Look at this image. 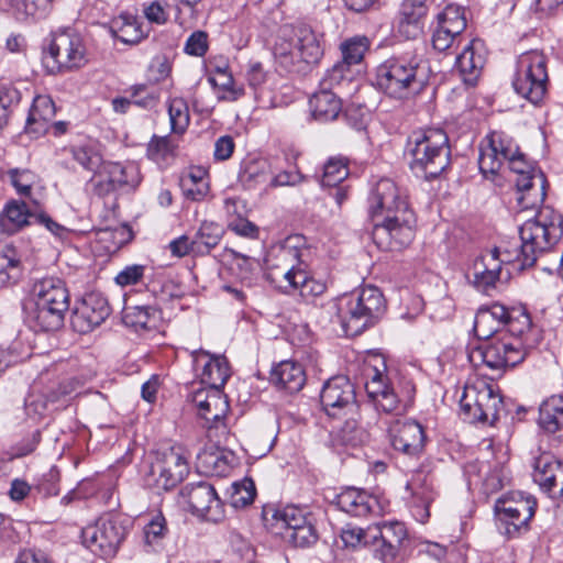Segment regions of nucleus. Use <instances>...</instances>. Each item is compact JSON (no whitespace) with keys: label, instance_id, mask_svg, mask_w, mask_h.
<instances>
[{"label":"nucleus","instance_id":"obj_24","mask_svg":"<svg viewBox=\"0 0 563 563\" xmlns=\"http://www.w3.org/2000/svg\"><path fill=\"white\" fill-rule=\"evenodd\" d=\"M464 475L470 487L479 488L487 496L500 490L507 481L504 465L497 462H470L464 467Z\"/></svg>","mask_w":563,"mask_h":563},{"label":"nucleus","instance_id":"obj_17","mask_svg":"<svg viewBox=\"0 0 563 563\" xmlns=\"http://www.w3.org/2000/svg\"><path fill=\"white\" fill-rule=\"evenodd\" d=\"M367 202L373 220L411 210L407 196L390 178H380L371 186Z\"/></svg>","mask_w":563,"mask_h":563},{"label":"nucleus","instance_id":"obj_63","mask_svg":"<svg viewBox=\"0 0 563 563\" xmlns=\"http://www.w3.org/2000/svg\"><path fill=\"white\" fill-rule=\"evenodd\" d=\"M5 175L19 195L30 196L36 180V176L31 170L12 168Z\"/></svg>","mask_w":563,"mask_h":563},{"label":"nucleus","instance_id":"obj_7","mask_svg":"<svg viewBox=\"0 0 563 563\" xmlns=\"http://www.w3.org/2000/svg\"><path fill=\"white\" fill-rule=\"evenodd\" d=\"M549 82L547 57L539 51L521 54L512 79L515 91L533 104L541 102Z\"/></svg>","mask_w":563,"mask_h":563},{"label":"nucleus","instance_id":"obj_22","mask_svg":"<svg viewBox=\"0 0 563 563\" xmlns=\"http://www.w3.org/2000/svg\"><path fill=\"white\" fill-rule=\"evenodd\" d=\"M389 440L393 449L409 459H419L426 445L423 427L411 419L397 420L389 427Z\"/></svg>","mask_w":563,"mask_h":563},{"label":"nucleus","instance_id":"obj_48","mask_svg":"<svg viewBox=\"0 0 563 563\" xmlns=\"http://www.w3.org/2000/svg\"><path fill=\"white\" fill-rule=\"evenodd\" d=\"M223 234L224 229L222 225L211 221L202 222L194 236L196 243V254H208L219 244Z\"/></svg>","mask_w":563,"mask_h":563},{"label":"nucleus","instance_id":"obj_27","mask_svg":"<svg viewBox=\"0 0 563 563\" xmlns=\"http://www.w3.org/2000/svg\"><path fill=\"white\" fill-rule=\"evenodd\" d=\"M223 387H202L192 394V402L198 415L207 422L217 423L229 411V401L222 393Z\"/></svg>","mask_w":563,"mask_h":563},{"label":"nucleus","instance_id":"obj_64","mask_svg":"<svg viewBox=\"0 0 563 563\" xmlns=\"http://www.w3.org/2000/svg\"><path fill=\"white\" fill-rule=\"evenodd\" d=\"M305 179L306 177L296 166L288 169L278 170L275 173L272 170L268 181V188H277L284 186L294 187L305 181Z\"/></svg>","mask_w":563,"mask_h":563},{"label":"nucleus","instance_id":"obj_59","mask_svg":"<svg viewBox=\"0 0 563 563\" xmlns=\"http://www.w3.org/2000/svg\"><path fill=\"white\" fill-rule=\"evenodd\" d=\"M282 538L294 547L307 548L318 540V532L314 527V519H311L298 530L292 532H280Z\"/></svg>","mask_w":563,"mask_h":563},{"label":"nucleus","instance_id":"obj_18","mask_svg":"<svg viewBox=\"0 0 563 563\" xmlns=\"http://www.w3.org/2000/svg\"><path fill=\"white\" fill-rule=\"evenodd\" d=\"M532 478L550 498L563 497V462L551 452H532Z\"/></svg>","mask_w":563,"mask_h":563},{"label":"nucleus","instance_id":"obj_28","mask_svg":"<svg viewBox=\"0 0 563 563\" xmlns=\"http://www.w3.org/2000/svg\"><path fill=\"white\" fill-rule=\"evenodd\" d=\"M486 63V52L481 40H471L457 54L455 67L466 85H475Z\"/></svg>","mask_w":563,"mask_h":563},{"label":"nucleus","instance_id":"obj_13","mask_svg":"<svg viewBox=\"0 0 563 563\" xmlns=\"http://www.w3.org/2000/svg\"><path fill=\"white\" fill-rule=\"evenodd\" d=\"M322 54L323 51L317 35L307 26H300L296 30L291 43L287 45L280 43L275 47V55L283 58L282 63L287 67H292L296 71L305 69L299 65L300 63L307 66L317 64Z\"/></svg>","mask_w":563,"mask_h":563},{"label":"nucleus","instance_id":"obj_50","mask_svg":"<svg viewBox=\"0 0 563 563\" xmlns=\"http://www.w3.org/2000/svg\"><path fill=\"white\" fill-rule=\"evenodd\" d=\"M166 519L159 512L152 517L143 530L144 547L147 552H156L162 548L167 534Z\"/></svg>","mask_w":563,"mask_h":563},{"label":"nucleus","instance_id":"obj_14","mask_svg":"<svg viewBox=\"0 0 563 563\" xmlns=\"http://www.w3.org/2000/svg\"><path fill=\"white\" fill-rule=\"evenodd\" d=\"M368 397L374 401L377 409L386 413H399L405 410L415 395V386L406 382V386L397 391L390 386L387 376L378 368L373 369V375L365 384Z\"/></svg>","mask_w":563,"mask_h":563},{"label":"nucleus","instance_id":"obj_19","mask_svg":"<svg viewBox=\"0 0 563 563\" xmlns=\"http://www.w3.org/2000/svg\"><path fill=\"white\" fill-rule=\"evenodd\" d=\"M407 536V529L400 521H382L369 526L375 558L383 563H394Z\"/></svg>","mask_w":563,"mask_h":563},{"label":"nucleus","instance_id":"obj_23","mask_svg":"<svg viewBox=\"0 0 563 563\" xmlns=\"http://www.w3.org/2000/svg\"><path fill=\"white\" fill-rule=\"evenodd\" d=\"M108 299L100 292L86 294L76 307L71 323L81 333L99 327L110 316Z\"/></svg>","mask_w":563,"mask_h":563},{"label":"nucleus","instance_id":"obj_58","mask_svg":"<svg viewBox=\"0 0 563 563\" xmlns=\"http://www.w3.org/2000/svg\"><path fill=\"white\" fill-rule=\"evenodd\" d=\"M232 255L233 269L236 271V275L241 279L242 285L250 288L254 282V275L258 267V261L254 257L243 255L235 251H232Z\"/></svg>","mask_w":563,"mask_h":563},{"label":"nucleus","instance_id":"obj_26","mask_svg":"<svg viewBox=\"0 0 563 563\" xmlns=\"http://www.w3.org/2000/svg\"><path fill=\"white\" fill-rule=\"evenodd\" d=\"M335 505L341 511L353 517L379 515L383 511V506L376 496L355 487H347L338 494Z\"/></svg>","mask_w":563,"mask_h":563},{"label":"nucleus","instance_id":"obj_45","mask_svg":"<svg viewBox=\"0 0 563 563\" xmlns=\"http://www.w3.org/2000/svg\"><path fill=\"white\" fill-rule=\"evenodd\" d=\"M267 280L285 294H290L298 288V280H305V267H288L266 269Z\"/></svg>","mask_w":563,"mask_h":563},{"label":"nucleus","instance_id":"obj_35","mask_svg":"<svg viewBox=\"0 0 563 563\" xmlns=\"http://www.w3.org/2000/svg\"><path fill=\"white\" fill-rule=\"evenodd\" d=\"M79 382L75 378L59 385L58 389L51 390L47 395L31 393L25 399V409L29 416L41 417L47 410L49 405L59 401L62 397L70 396L76 393Z\"/></svg>","mask_w":563,"mask_h":563},{"label":"nucleus","instance_id":"obj_21","mask_svg":"<svg viewBox=\"0 0 563 563\" xmlns=\"http://www.w3.org/2000/svg\"><path fill=\"white\" fill-rule=\"evenodd\" d=\"M515 151V141L504 132L489 133L479 150L478 166L484 177L495 176Z\"/></svg>","mask_w":563,"mask_h":563},{"label":"nucleus","instance_id":"obj_49","mask_svg":"<svg viewBox=\"0 0 563 563\" xmlns=\"http://www.w3.org/2000/svg\"><path fill=\"white\" fill-rule=\"evenodd\" d=\"M104 166L110 173V176H112L113 183L118 189H133L141 181L139 168L132 163L122 165L120 163L109 162L104 163Z\"/></svg>","mask_w":563,"mask_h":563},{"label":"nucleus","instance_id":"obj_29","mask_svg":"<svg viewBox=\"0 0 563 563\" xmlns=\"http://www.w3.org/2000/svg\"><path fill=\"white\" fill-rule=\"evenodd\" d=\"M29 299L54 307L64 312L69 308V292L65 283L58 277H44L36 280Z\"/></svg>","mask_w":563,"mask_h":563},{"label":"nucleus","instance_id":"obj_44","mask_svg":"<svg viewBox=\"0 0 563 563\" xmlns=\"http://www.w3.org/2000/svg\"><path fill=\"white\" fill-rule=\"evenodd\" d=\"M303 266L300 250L290 245L289 241L271 249L265 260V268H288Z\"/></svg>","mask_w":563,"mask_h":563},{"label":"nucleus","instance_id":"obj_20","mask_svg":"<svg viewBox=\"0 0 563 563\" xmlns=\"http://www.w3.org/2000/svg\"><path fill=\"white\" fill-rule=\"evenodd\" d=\"M509 169L516 174L514 180L517 187L518 205L522 209H529L536 206L539 201L543 200L544 192L533 188V179L537 176V170L533 165L528 162L519 147L515 143V151L507 157Z\"/></svg>","mask_w":563,"mask_h":563},{"label":"nucleus","instance_id":"obj_60","mask_svg":"<svg viewBox=\"0 0 563 563\" xmlns=\"http://www.w3.org/2000/svg\"><path fill=\"white\" fill-rule=\"evenodd\" d=\"M70 153L73 158L87 170L96 172L102 165V157L92 145L73 146Z\"/></svg>","mask_w":563,"mask_h":563},{"label":"nucleus","instance_id":"obj_4","mask_svg":"<svg viewBox=\"0 0 563 563\" xmlns=\"http://www.w3.org/2000/svg\"><path fill=\"white\" fill-rule=\"evenodd\" d=\"M405 153L417 177L433 179L450 164L449 137L442 129L415 131L408 136Z\"/></svg>","mask_w":563,"mask_h":563},{"label":"nucleus","instance_id":"obj_12","mask_svg":"<svg viewBox=\"0 0 563 563\" xmlns=\"http://www.w3.org/2000/svg\"><path fill=\"white\" fill-rule=\"evenodd\" d=\"M536 508V499L532 496H525L522 493L499 498L495 504V512L500 521V527L508 538L518 537L528 530Z\"/></svg>","mask_w":563,"mask_h":563},{"label":"nucleus","instance_id":"obj_47","mask_svg":"<svg viewBox=\"0 0 563 563\" xmlns=\"http://www.w3.org/2000/svg\"><path fill=\"white\" fill-rule=\"evenodd\" d=\"M113 36L125 44H136L143 38V31L134 16L121 14L111 22Z\"/></svg>","mask_w":563,"mask_h":563},{"label":"nucleus","instance_id":"obj_25","mask_svg":"<svg viewBox=\"0 0 563 563\" xmlns=\"http://www.w3.org/2000/svg\"><path fill=\"white\" fill-rule=\"evenodd\" d=\"M192 365L206 387H223L231 375L228 360L223 355H211L205 350L194 351Z\"/></svg>","mask_w":563,"mask_h":563},{"label":"nucleus","instance_id":"obj_8","mask_svg":"<svg viewBox=\"0 0 563 563\" xmlns=\"http://www.w3.org/2000/svg\"><path fill=\"white\" fill-rule=\"evenodd\" d=\"M188 473L186 450L175 445L156 453L147 474V483L157 490H169L181 483Z\"/></svg>","mask_w":563,"mask_h":563},{"label":"nucleus","instance_id":"obj_5","mask_svg":"<svg viewBox=\"0 0 563 563\" xmlns=\"http://www.w3.org/2000/svg\"><path fill=\"white\" fill-rule=\"evenodd\" d=\"M386 311L383 292L367 285L343 296L338 303V319L346 336H356L374 325Z\"/></svg>","mask_w":563,"mask_h":563},{"label":"nucleus","instance_id":"obj_3","mask_svg":"<svg viewBox=\"0 0 563 563\" xmlns=\"http://www.w3.org/2000/svg\"><path fill=\"white\" fill-rule=\"evenodd\" d=\"M431 75L429 62L413 52L386 59L377 67V87L388 97L406 100L419 93Z\"/></svg>","mask_w":563,"mask_h":563},{"label":"nucleus","instance_id":"obj_38","mask_svg":"<svg viewBox=\"0 0 563 563\" xmlns=\"http://www.w3.org/2000/svg\"><path fill=\"white\" fill-rule=\"evenodd\" d=\"M538 422L543 431L563 440V397L552 396L544 400L539 409Z\"/></svg>","mask_w":563,"mask_h":563},{"label":"nucleus","instance_id":"obj_56","mask_svg":"<svg viewBox=\"0 0 563 563\" xmlns=\"http://www.w3.org/2000/svg\"><path fill=\"white\" fill-rule=\"evenodd\" d=\"M438 26L452 30L455 33H463L466 27L464 9L460 5L449 4L437 16Z\"/></svg>","mask_w":563,"mask_h":563},{"label":"nucleus","instance_id":"obj_42","mask_svg":"<svg viewBox=\"0 0 563 563\" xmlns=\"http://www.w3.org/2000/svg\"><path fill=\"white\" fill-rule=\"evenodd\" d=\"M123 320L135 330L157 329L162 320V311L154 306H134L126 308Z\"/></svg>","mask_w":563,"mask_h":563},{"label":"nucleus","instance_id":"obj_30","mask_svg":"<svg viewBox=\"0 0 563 563\" xmlns=\"http://www.w3.org/2000/svg\"><path fill=\"white\" fill-rule=\"evenodd\" d=\"M23 312L25 322L31 329L44 332L58 330L64 323L66 313L29 298L24 302Z\"/></svg>","mask_w":563,"mask_h":563},{"label":"nucleus","instance_id":"obj_32","mask_svg":"<svg viewBox=\"0 0 563 563\" xmlns=\"http://www.w3.org/2000/svg\"><path fill=\"white\" fill-rule=\"evenodd\" d=\"M55 114L56 107L49 96H35L26 118L24 128L25 133L33 139H37L45 134L48 131L49 123Z\"/></svg>","mask_w":563,"mask_h":563},{"label":"nucleus","instance_id":"obj_61","mask_svg":"<svg viewBox=\"0 0 563 563\" xmlns=\"http://www.w3.org/2000/svg\"><path fill=\"white\" fill-rule=\"evenodd\" d=\"M369 47L367 37H354L342 44V62L349 66L361 63Z\"/></svg>","mask_w":563,"mask_h":563},{"label":"nucleus","instance_id":"obj_16","mask_svg":"<svg viewBox=\"0 0 563 563\" xmlns=\"http://www.w3.org/2000/svg\"><path fill=\"white\" fill-rule=\"evenodd\" d=\"M180 495L194 516L211 522L224 518V505L210 483L202 481L188 484L183 487Z\"/></svg>","mask_w":563,"mask_h":563},{"label":"nucleus","instance_id":"obj_37","mask_svg":"<svg viewBox=\"0 0 563 563\" xmlns=\"http://www.w3.org/2000/svg\"><path fill=\"white\" fill-rule=\"evenodd\" d=\"M314 120L327 123L335 120L342 111V101L338 92L321 88L309 100Z\"/></svg>","mask_w":563,"mask_h":563},{"label":"nucleus","instance_id":"obj_10","mask_svg":"<svg viewBox=\"0 0 563 563\" xmlns=\"http://www.w3.org/2000/svg\"><path fill=\"white\" fill-rule=\"evenodd\" d=\"M47 55L52 59V71H69L86 65L87 49L82 37L71 29H62L51 34Z\"/></svg>","mask_w":563,"mask_h":563},{"label":"nucleus","instance_id":"obj_54","mask_svg":"<svg viewBox=\"0 0 563 563\" xmlns=\"http://www.w3.org/2000/svg\"><path fill=\"white\" fill-rule=\"evenodd\" d=\"M349 176L347 159L339 156L331 157L323 166L321 185L323 187H336Z\"/></svg>","mask_w":563,"mask_h":563},{"label":"nucleus","instance_id":"obj_11","mask_svg":"<svg viewBox=\"0 0 563 563\" xmlns=\"http://www.w3.org/2000/svg\"><path fill=\"white\" fill-rule=\"evenodd\" d=\"M374 220L372 238L383 251H400L408 246L415 236L412 210Z\"/></svg>","mask_w":563,"mask_h":563},{"label":"nucleus","instance_id":"obj_46","mask_svg":"<svg viewBox=\"0 0 563 563\" xmlns=\"http://www.w3.org/2000/svg\"><path fill=\"white\" fill-rule=\"evenodd\" d=\"M272 174V167L265 159H251L245 162L239 178L247 188H254L264 185L268 188V181Z\"/></svg>","mask_w":563,"mask_h":563},{"label":"nucleus","instance_id":"obj_52","mask_svg":"<svg viewBox=\"0 0 563 563\" xmlns=\"http://www.w3.org/2000/svg\"><path fill=\"white\" fill-rule=\"evenodd\" d=\"M277 523L280 526V532H292L301 526L313 519L312 515L297 506H286L277 512Z\"/></svg>","mask_w":563,"mask_h":563},{"label":"nucleus","instance_id":"obj_6","mask_svg":"<svg viewBox=\"0 0 563 563\" xmlns=\"http://www.w3.org/2000/svg\"><path fill=\"white\" fill-rule=\"evenodd\" d=\"M130 520L108 512L81 531L82 544L100 556H113L128 534Z\"/></svg>","mask_w":563,"mask_h":563},{"label":"nucleus","instance_id":"obj_40","mask_svg":"<svg viewBox=\"0 0 563 563\" xmlns=\"http://www.w3.org/2000/svg\"><path fill=\"white\" fill-rule=\"evenodd\" d=\"M178 143L169 135L154 134L147 143L146 156L158 167H168L177 156Z\"/></svg>","mask_w":563,"mask_h":563},{"label":"nucleus","instance_id":"obj_43","mask_svg":"<svg viewBox=\"0 0 563 563\" xmlns=\"http://www.w3.org/2000/svg\"><path fill=\"white\" fill-rule=\"evenodd\" d=\"M346 63L342 60L333 65L321 80V87L339 93H349L356 88L353 80V71Z\"/></svg>","mask_w":563,"mask_h":563},{"label":"nucleus","instance_id":"obj_55","mask_svg":"<svg viewBox=\"0 0 563 563\" xmlns=\"http://www.w3.org/2000/svg\"><path fill=\"white\" fill-rule=\"evenodd\" d=\"M340 538L346 549L356 550L373 545V539L369 538V526L364 529L347 523L341 529Z\"/></svg>","mask_w":563,"mask_h":563},{"label":"nucleus","instance_id":"obj_51","mask_svg":"<svg viewBox=\"0 0 563 563\" xmlns=\"http://www.w3.org/2000/svg\"><path fill=\"white\" fill-rule=\"evenodd\" d=\"M208 82L212 86L219 101L234 102L245 93L244 88L235 84L232 74L222 77H208Z\"/></svg>","mask_w":563,"mask_h":563},{"label":"nucleus","instance_id":"obj_39","mask_svg":"<svg viewBox=\"0 0 563 563\" xmlns=\"http://www.w3.org/2000/svg\"><path fill=\"white\" fill-rule=\"evenodd\" d=\"M22 275L21 254L13 244L0 242V286L14 285Z\"/></svg>","mask_w":563,"mask_h":563},{"label":"nucleus","instance_id":"obj_53","mask_svg":"<svg viewBox=\"0 0 563 563\" xmlns=\"http://www.w3.org/2000/svg\"><path fill=\"white\" fill-rule=\"evenodd\" d=\"M168 115L172 132L175 134H183L190 122L189 109L186 100L178 97L169 99Z\"/></svg>","mask_w":563,"mask_h":563},{"label":"nucleus","instance_id":"obj_62","mask_svg":"<svg viewBox=\"0 0 563 563\" xmlns=\"http://www.w3.org/2000/svg\"><path fill=\"white\" fill-rule=\"evenodd\" d=\"M339 438L343 444L356 446L364 443L367 440L368 434L352 417L351 419L345 420L343 426L340 428Z\"/></svg>","mask_w":563,"mask_h":563},{"label":"nucleus","instance_id":"obj_34","mask_svg":"<svg viewBox=\"0 0 563 563\" xmlns=\"http://www.w3.org/2000/svg\"><path fill=\"white\" fill-rule=\"evenodd\" d=\"M36 213L30 211L25 202L12 200L0 212V231L12 235L35 222Z\"/></svg>","mask_w":563,"mask_h":563},{"label":"nucleus","instance_id":"obj_15","mask_svg":"<svg viewBox=\"0 0 563 563\" xmlns=\"http://www.w3.org/2000/svg\"><path fill=\"white\" fill-rule=\"evenodd\" d=\"M320 401L325 413L332 418L354 416L358 410L354 386L342 375L334 376L323 384Z\"/></svg>","mask_w":563,"mask_h":563},{"label":"nucleus","instance_id":"obj_2","mask_svg":"<svg viewBox=\"0 0 563 563\" xmlns=\"http://www.w3.org/2000/svg\"><path fill=\"white\" fill-rule=\"evenodd\" d=\"M506 327L507 333L482 345L474 353L492 369L518 365L539 343V334L532 329L531 318L525 308H510Z\"/></svg>","mask_w":563,"mask_h":563},{"label":"nucleus","instance_id":"obj_36","mask_svg":"<svg viewBox=\"0 0 563 563\" xmlns=\"http://www.w3.org/2000/svg\"><path fill=\"white\" fill-rule=\"evenodd\" d=\"M271 382L279 389L297 393L305 386L306 374L299 363L284 361L273 368Z\"/></svg>","mask_w":563,"mask_h":563},{"label":"nucleus","instance_id":"obj_1","mask_svg":"<svg viewBox=\"0 0 563 563\" xmlns=\"http://www.w3.org/2000/svg\"><path fill=\"white\" fill-rule=\"evenodd\" d=\"M521 244L512 249L494 247L476 258L471 267L474 286L488 291L500 278L503 264H518L519 269L531 267L539 255L550 251L563 236V218L550 207L541 208L537 214L519 229Z\"/></svg>","mask_w":563,"mask_h":563},{"label":"nucleus","instance_id":"obj_41","mask_svg":"<svg viewBox=\"0 0 563 563\" xmlns=\"http://www.w3.org/2000/svg\"><path fill=\"white\" fill-rule=\"evenodd\" d=\"M55 0H8L9 11L21 22L45 18Z\"/></svg>","mask_w":563,"mask_h":563},{"label":"nucleus","instance_id":"obj_57","mask_svg":"<svg viewBox=\"0 0 563 563\" xmlns=\"http://www.w3.org/2000/svg\"><path fill=\"white\" fill-rule=\"evenodd\" d=\"M244 78L255 97H258L266 88L269 73L264 68L262 63L250 60L244 70Z\"/></svg>","mask_w":563,"mask_h":563},{"label":"nucleus","instance_id":"obj_9","mask_svg":"<svg viewBox=\"0 0 563 563\" xmlns=\"http://www.w3.org/2000/svg\"><path fill=\"white\" fill-rule=\"evenodd\" d=\"M460 406L470 422L494 424L498 419L503 400L494 386L481 380L465 386Z\"/></svg>","mask_w":563,"mask_h":563},{"label":"nucleus","instance_id":"obj_31","mask_svg":"<svg viewBox=\"0 0 563 563\" xmlns=\"http://www.w3.org/2000/svg\"><path fill=\"white\" fill-rule=\"evenodd\" d=\"M406 488L411 493L412 517L420 523L427 522L430 517L429 507L435 497L432 482L422 473H418L407 483Z\"/></svg>","mask_w":563,"mask_h":563},{"label":"nucleus","instance_id":"obj_33","mask_svg":"<svg viewBox=\"0 0 563 563\" xmlns=\"http://www.w3.org/2000/svg\"><path fill=\"white\" fill-rule=\"evenodd\" d=\"M429 0H404L400 7L397 30L407 38L417 37L423 29L422 20L428 12Z\"/></svg>","mask_w":563,"mask_h":563}]
</instances>
